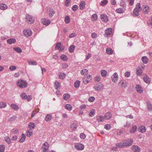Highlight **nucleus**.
I'll use <instances>...</instances> for the list:
<instances>
[{"mask_svg": "<svg viewBox=\"0 0 152 152\" xmlns=\"http://www.w3.org/2000/svg\"><path fill=\"white\" fill-rule=\"evenodd\" d=\"M32 134V131L31 129L27 130L26 132V136L28 137H30Z\"/></svg>", "mask_w": 152, "mask_h": 152, "instance_id": "nucleus-39", "label": "nucleus"}, {"mask_svg": "<svg viewBox=\"0 0 152 152\" xmlns=\"http://www.w3.org/2000/svg\"><path fill=\"white\" fill-rule=\"evenodd\" d=\"M107 74V72L105 70H103L101 71V74L102 76L105 77L106 76Z\"/></svg>", "mask_w": 152, "mask_h": 152, "instance_id": "nucleus-44", "label": "nucleus"}, {"mask_svg": "<svg viewBox=\"0 0 152 152\" xmlns=\"http://www.w3.org/2000/svg\"><path fill=\"white\" fill-rule=\"evenodd\" d=\"M70 97V95L68 94H66L63 95V98L65 100H67Z\"/></svg>", "mask_w": 152, "mask_h": 152, "instance_id": "nucleus-41", "label": "nucleus"}, {"mask_svg": "<svg viewBox=\"0 0 152 152\" xmlns=\"http://www.w3.org/2000/svg\"><path fill=\"white\" fill-rule=\"evenodd\" d=\"M7 106L6 103L5 102H1L0 103V108H5Z\"/></svg>", "mask_w": 152, "mask_h": 152, "instance_id": "nucleus-43", "label": "nucleus"}, {"mask_svg": "<svg viewBox=\"0 0 152 152\" xmlns=\"http://www.w3.org/2000/svg\"><path fill=\"white\" fill-rule=\"evenodd\" d=\"M95 114V110H92L89 114V115L90 117H92L94 116Z\"/></svg>", "mask_w": 152, "mask_h": 152, "instance_id": "nucleus-51", "label": "nucleus"}, {"mask_svg": "<svg viewBox=\"0 0 152 152\" xmlns=\"http://www.w3.org/2000/svg\"><path fill=\"white\" fill-rule=\"evenodd\" d=\"M118 78V75L117 73H115L113 74V77H112V81L115 83L117 81Z\"/></svg>", "mask_w": 152, "mask_h": 152, "instance_id": "nucleus-18", "label": "nucleus"}, {"mask_svg": "<svg viewBox=\"0 0 152 152\" xmlns=\"http://www.w3.org/2000/svg\"><path fill=\"white\" fill-rule=\"evenodd\" d=\"M137 128V127L135 125L133 126L132 129L130 130V132L132 133H134L135 132Z\"/></svg>", "mask_w": 152, "mask_h": 152, "instance_id": "nucleus-42", "label": "nucleus"}, {"mask_svg": "<svg viewBox=\"0 0 152 152\" xmlns=\"http://www.w3.org/2000/svg\"><path fill=\"white\" fill-rule=\"evenodd\" d=\"M133 140L130 139V140H126L124 141V144L125 146H129L131 145L133 143Z\"/></svg>", "mask_w": 152, "mask_h": 152, "instance_id": "nucleus-8", "label": "nucleus"}, {"mask_svg": "<svg viewBox=\"0 0 152 152\" xmlns=\"http://www.w3.org/2000/svg\"><path fill=\"white\" fill-rule=\"evenodd\" d=\"M112 28H107L105 31V36H110L112 33Z\"/></svg>", "mask_w": 152, "mask_h": 152, "instance_id": "nucleus-14", "label": "nucleus"}, {"mask_svg": "<svg viewBox=\"0 0 152 152\" xmlns=\"http://www.w3.org/2000/svg\"><path fill=\"white\" fill-rule=\"evenodd\" d=\"M26 138V135L24 134H22L21 135V137L19 140V142H23L25 141Z\"/></svg>", "mask_w": 152, "mask_h": 152, "instance_id": "nucleus-28", "label": "nucleus"}, {"mask_svg": "<svg viewBox=\"0 0 152 152\" xmlns=\"http://www.w3.org/2000/svg\"><path fill=\"white\" fill-rule=\"evenodd\" d=\"M100 18L102 21L107 22L108 20L107 16L104 14H102L100 16Z\"/></svg>", "mask_w": 152, "mask_h": 152, "instance_id": "nucleus-10", "label": "nucleus"}, {"mask_svg": "<svg viewBox=\"0 0 152 152\" xmlns=\"http://www.w3.org/2000/svg\"><path fill=\"white\" fill-rule=\"evenodd\" d=\"M106 53L108 54H111L113 53L112 50L110 48H107L106 50Z\"/></svg>", "mask_w": 152, "mask_h": 152, "instance_id": "nucleus-46", "label": "nucleus"}, {"mask_svg": "<svg viewBox=\"0 0 152 152\" xmlns=\"http://www.w3.org/2000/svg\"><path fill=\"white\" fill-rule=\"evenodd\" d=\"M65 21L66 23H68L70 22V19L69 17L68 16H66L65 17Z\"/></svg>", "mask_w": 152, "mask_h": 152, "instance_id": "nucleus-57", "label": "nucleus"}, {"mask_svg": "<svg viewBox=\"0 0 152 152\" xmlns=\"http://www.w3.org/2000/svg\"><path fill=\"white\" fill-rule=\"evenodd\" d=\"M136 91L138 93H141L143 91L141 86L139 85H137L136 86Z\"/></svg>", "mask_w": 152, "mask_h": 152, "instance_id": "nucleus-21", "label": "nucleus"}, {"mask_svg": "<svg viewBox=\"0 0 152 152\" xmlns=\"http://www.w3.org/2000/svg\"><path fill=\"white\" fill-rule=\"evenodd\" d=\"M28 62L29 65H36L37 64V63L34 61L29 60Z\"/></svg>", "mask_w": 152, "mask_h": 152, "instance_id": "nucleus-24", "label": "nucleus"}, {"mask_svg": "<svg viewBox=\"0 0 152 152\" xmlns=\"http://www.w3.org/2000/svg\"><path fill=\"white\" fill-rule=\"evenodd\" d=\"M64 46L61 45V43L60 42H58L56 44L55 47V48L56 49L58 50L59 51L64 50Z\"/></svg>", "mask_w": 152, "mask_h": 152, "instance_id": "nucleus-4", "label": "nucleus"}, {"mask_svg": "<svg viewBox=\"0 0 152 152\" xmlns=\"http://www.w3.org/2000/svg\"><path fill=\"white\" fill-rule=\"evenodd\" d=\"M80 84V82L79 81H77L74 83V86L75 87L77 88L79 87Z\"/></svg>", "mask_w": 152, "mask_h": 152, "instance_id": "nucleus-47", "label": "nucleus"}, {"mask_svg": "<svg viewBox=\"0 0 152 152\" xmlns=\"http://www.w3.org/2000/svg\"><path fill=\"white\" fill-rule=\"evenodd\" d=\"M103 85L102 83H99L96 84L94 86V88L97 91H100L102 88Z\"/></svg>", "mask_w": 152, "mask_h": 152, "instance_id": "nucleus-6", "label": "nucleus"}, {"mask_svg": "<svg viewBox=\"0 0 152 152\" xmlns=\"http://www.w3.org/2000/svg\"><path fill=\"white\" fill-rule=\"evenodd\" d=\"M127 86L126 81L125 80L123 81L122 82L121 84V86L122 87H126Z\"/></svg>", "mask_w": 152, "mask_h": 152, "instance_id": "nucleus-52", "label": "nucleus"}, {"mask_svg": "<svg viewBox=\"0 0 152 152\" xmlns=\"http://www.w3.org/2000/svg\"><path fill=\"white\" fill-rule=\"evenodd\" d=\"M85 2L84 1H82L80 3L79 5L80 9V10H83L85 8Z\"/></svg>", "mask_w": 152, "mask_h": 152, "instance_id": "nucleus-22", "label": "nucleus"}, {"mask_svg": "<svg viewBox=\"0 0 152 152\" xmlns=\"http://www.w3.org/2000/svg\"><path fill=\"white\" fill-rule=\"evenodd\" d=\"M52 118V115L50 114H48L45 116V121L49 122L50 121Z\"/></svg>", "mask_w": 152, "mask_h": 152, "instance_id": "nucleus-19", "label": "nucleus"}, {"mask_svg": "<svg viewBox=\"0 0 152 152\" xmlns=\"http://www.w3.org/2000/svg\"><path fill=\"white\" fill-rule=\"evenodd\" d=\"M97 120L99 123L103 122L105 120L104 117L102 115H99L97 117Z\"/></svg>", "mask_w": 152, "mask_h": 152, "instance_id": "nucleus-12", "label": "nucleus"}, {"mask_svg": "<svg viewBox=\"0 0 152 152\" xmlns=\"http://www.w3.org/2000/svg\"><path fill=\"white\" fill-rule=\"evenodd\" d=\"M7 41L8 43L11 44L15 43L16 42V40L14 38H11L8 39Z\"/></svg>", "mask_w": 152, "mask_h": 152, "instance_id": "nucleus-23", "label": "nucleus"}, {"mask_svg": "<svg viewBox=\"0 0 152 152\" xmlns=\"http://www.w3.org/2000/svg\"><path fill=\"white\" fill-rule=\"evenodd\" d=\"M143 79L144 81L147 83H149L151 82V79L148 76L146 75L144 77Z\"/></svg>", "mask_w": 152, "mask_h": 152, "instance_id": "nucleus-20", "label": "nucleus"}, {"mask_svg": "<svg viewBox=\"0 0 152 152\" xmlns=\"http://www.w3.org/2000/svg\"><path fill=\"white\" fill-rule=\"evenodd\" d=\"M4 140L8 144H10L11 142L10 139L9 137H4Z\"/></svg>", "mask_w": 152, "mask_h": 152, "instance_id": "nucleus-40", "label": "nucleus"}, {"mask_svg": "<svg viewBox=\"0 0 152 152\" xmlns=\"http://www.w3.org/2000/svg\"><path fill=\"white\" fill-rule=\"evenodd\" d=\"M75 46L74 45H72L69 48L68 50L69 52L72 53L73 52L75 48Z\"/></svg>", "mask_w": 152, "mask_h": 152, "instance_id": "nucleus-26", "label": "nucleus"}, {"mask_svg": "<svg viewBox=\"0 0 152 152\" xmlns=\"http://www.w3.org/2000/svg\"><path fill=\"white\" fill-rule=\"evenodd\" d=\"M64 61H66L67 59V57L66 56L64 55H62L60 57Z\"/></svg>", "mask_w": 152, "mask_h": 152, "instance_id": "nucleus-48", "label": "nucleus"}, {"mask_svg": "<svg viewBox=\"0 0 152 152\" xmlns=\"http://www.w3.org/2000/svg\"><path fill=\"white\" fill-rule=\"evenodd\" d=\"M142 60L143 63L146 64L148 63V59L146 56H143L142 58Z\"/></svg>", "mask_w": 152, "mask_h": 152, "instance_id": "nucleus-31", "label": "nucleus"}, {"mask_svg": "<svg viewBox=\"0 0 152 152\" xmlns=\"http://www.w3.org/2000/svg\"><path fill=\"white\" fill-rule=\"evenodd\" d=\"M76 148L79 150H81L84 148L83 145L81 143H79L75 146Z\"/></svg>", "mask_w": 152, "mask_h": 152, "instance_id": "nucleus-16", "label": "nucleus"}, {"mask_svg": "<svg viewBox=\"0 0 152 152\" xmlns=\"http://www.w3.org/2000/svg\"><path fill=\"white\" fill-rule=\"evenodd\" d=\"M41 23L44 25H48L50 23V21L48 19H42L41 20Z\"/></svg>", "mask_w": 152, "mask_h": 152, "instance_id": "nucleus-13", "label": "nucleus"}, {"mask_svg": "<svg viewBox=\"0 0 152 152\" xmlns=\"http://www.w3.org/2000/svg\"><path fill=\"white\" fill-rule=\"evenodd\" d=\"M20 96H21V98L23 99H26V93H23L21 94Z\"/></svg>", "mask_w": 152, "mask_h": 152, "instance_id": "nucleus-55", "label": "nucleus"}, {"mask_svg": "<svg viewBox=\"0 0 152 152\" xmlns=\"http://www.w3.org/2000/svg\"><path fill=\"white\" fill-rule=\"evenodd\" d=\"M17 86L21 88H24L27 86L26 82L23 80H19L16 83Z\"/></svg>", "mask_w": 152, "mask_h": 152, "instance_id": "nucleus-1", "label": "nucleus"}, {"mask_svg": "<svg viewBox=\"0 0 152 152\" xmlns=\"http://www.w3.org/2000/svg\"><path fill=\"white\" fill-rule=\"evenodd\" d=\"M26 99L28 101H30L32 99V96L31 95L26 96Z\"/></svg>", "mask_w": 152, "mask_h": 152, "instance_id": "nucleus-62", "label": "nucleus"}, {"mask_svg": "<svg viewBox=\"0 0 152 152\" xmlns=\"http://www.w3.org/2000/svg\"><path fill=\"white\" fill-rule=\"evenodd\" d=\"M32 33L31 31L29 29H27L23 31V33L24 35L26 37L31 36L32 34Z\"/></svg>", "mask_w": 152, "mask_h": 152, "instance_id": "nucleus-5", "label": "nucleus"}, {"mask_svg": "<svg viewBox=\"0 0 152 152\" xmlns=\"http://www.w3.org/2000/svg\"><path fill=\"white\" fill-rule=\"evenodd\" d=\"M61 86L60 84L58 81H56L55 83V88L56 89H57L58 88L60 87Z\"/></svg>", "mask_w": 152, "mask_h": 152, "instance_id": "nucleus-49", "label": "nucleus"}, {"mask_svg": "<svg viewBox=\"0 0 152 152\" xmlns=\"http://www.w3.org/2000/svg\"><path fill=\"white\" fill-rule=\"evenodd\" d=\"M78 7L77 5H75L72 6V9L73 11H75L78 9Z\"/></svg>", "mask_w": 152, "mask_h": 152, "instance_id": "nucleus-56", "label": "nucleus"}, {"mask_svg": "<svg viewBox=\"0 0 152 152\" xmlns=\"http://www.w3.org/2000/svg\"><path fill=\"white\" fill-rule=\"evenodd\" d=\"M34 19L33 17L29 15L26 16V21L29 24H31L34 21Z\"/></svg>", "mask_w": 152, "mask_h": 152, "instance_id": "nucleus-3", "label": "nucleus"}, {"mask_svg": "<svg viewBox=\"0 0 152 152\" xmlns=\"http://www.w3.org/2000/svg\"><path fill=\"white\" fill-rule=\"evenodd\" d=\"M136 74L138 76H141L142 75V72L141 69L140 68H138L136 70Z\"/></svg>", "mask_w": 152, "mask_h": 152, "instance_id": "nucleus-33", "label": "nucleus"}, {"mask_svg": "<svg viewBox=\"0 0 152 152\" xmlns=\"http://www.w3.org/2000/svg\"><path fill=\"white\" fill-rule=\"evenodd\" d=\"M92 18H94V21L96 20L97 18V15L96 14H93L92 16Z\"/></svg>", "mask_w": 152, "mask_h": 152, "instance_id": "nucleus-60", "label": "nucleus"}, {"mask_svg": "<svg viewBox=\"0 0 152 152\" xmlns=\"http://www.w3.org/2000/svg\"><path fill=\"white\" fill-rule=\"evenodd\" d=\"M148 109L149 111H152V105L149 102H147Z\"/></svg>", "mask_w": 152, "mask_h": 152, "instance_id": "nucleus-36", "label": "nucleus"}, {"mask_svg": "<svg viewBox=\"0 0 152 152\" xmlns=\"http://www.w3.org/2000/svg\"><path fill=\"white\" fill-rule=\"evenodd\" d=\"M7 8V6L6 4H0V9L2 10L6 9Z\"/></svg>", "mask_w": 152, "mask_h": 152, "instance_id": "nucleus-30", "label": "nucleus"}, {"mask_svg": "<svg viewBox=\"0 0 152 152\" xmlns=\"http://www.w3.org/2000/svg\"><path fill=\"white\" fill-rule=\"evenodd\" d=\"M13 49L18 53H20L22 52V50L21 49L18 47L14 48Z\"/></svg>", "mask_w": 152, "mask_h": 152, "instance_id": "nucleus-54", "label": "nucleus"}, {"mask_svg": "<svg viewBox=\"0 0 152 152\" xmlns=\"http://www.w3.org/2000/svg\"><path fill=\"white\" fill-rule=\"evenodd\" d=\"M108 2L107 0H103L101 2L100 5L101 6H103L107 4Z\"/></svg>", "mask_w": 152, "mask_h": 152, "instance_id": "nucleus-35", "label": "nucleus"}, {"mask_svg": "<svg viewBox=\"0 0 152 152\" xmlns=\"http://www.w3.org/2000/svg\"><path fill=\"white\" fill-rule=\"evenodd\" d=\"M124 142L118 143L116 144V146L118 148H123L124 146Z\"/></svg>", "mask_w": 152, "mask_h": 152, "instance_id": "nucleus-37", "label": "nucleus"}, {"mask_svg": "<svg viewBox=\"0 0 152 152\" xmlns=\"http://www.w3.org/2000/svg\"><path fill=\"white\" fill-rule=\"evenodd\" d=\"M5 146L3 145H0V152H3L4 151Z\"/></svg>", "mask_w": 152, "mask_h": 152, "instance_id": "nucleus-53", "label": "nucleus"}, {"mask_svg": "<svg viewBox=\"0 0 152 152\" xmlns=\"http://www.w3.org/2000/svg\"><path fill=\"white\" fill-rule=\"evenodd\" d=\"M142 8V11L145 13H147L150 11L149 8L147 5H143Z\"/></svg>", "mask_w": 152, "mask_h": 152, "instance_id": "nucleus-15", "label": "nucleus"}, {"mask_svg": "<svg viewBox=\"0 0 152 152\" xmlns=\"http://www.w3.org/2000/svg\"><path fill=\"white\" fill-rule=\"evenodd\" d=\"M132 149L134 152H140L141 149L138 146L134 145L132 146Z\"/></svg>", "mask_w": 152, "mask_h": 152, "instance_id": "nucleus-9", "label": "nucleus"}, {"mask_svg": "<svg viewBox=\"0 0 152 152\" xmlns=\"http://www.w3.org/2000/svg\"><path fill=\"white\" fill-rule=\"evenodd\" d=\"M116 12L119 13H121L123 12V8H119L116 10Z\"/></svg>", "mask_w": 152, "mask_h": 152, "instance_id": "nucleus-50", "label": "nucleus"}, {"mask_svg": "<svg viewBox=\"0 0 152 152\" xmlns=\"http://www.w3.org/2000/svg\"><path fill=\"white\" fill-rule=\"evenodd\" d=\"M138 130L139 132H145L146 131V128L145 126H141L138 128Z\"/></svg>", "mask_w": 152, "mask_h": 152, "instance_id": "nucleus-25", "label": "nucleus"}, {"mask_svg": "<svg viewBox=\"0 0 152 152\" xmlns=\"http://www.w3.org/2000/svg\"><path fill=\"white\" fill-rule=\"evenodd\" d=\"M94 80L95 81L99 82L101 80V77L100 76H96L95 77Z\"/></svg>", "mask_w": 152, "mask_h": 152, "instance_id": "nucleus-58", "label": "nucleus"}, {"mask_svg": "<svg viewBox=\"0 0 152 152\" xmlns=\"http://www.w3.org/2000/svg\"><path fill=\"white\" fill-rule=\"evenodd\" d=\"M11 132L12 134H18L19 133V131L18 129H14L11 130Z\"/></svg>", "mask_w": 152, "mask_h": 152, "instance_id": "nucleus-27", "label": "nucleus"}, {"mask_svg": "<svg viewBox=\"0 0 152 152\" xmlns=\"http://www.w3.org/2000/svg\"><path fill=\"white\" fill-rule=\"evenodd\" d=\"M28 126L30 129H34L35 127V124L34 123L32 122H30Z\"/></svg>", "mask_w": 152, "mask_h": 152, "instance_id": "nucleus-34", "label": "nucleus"}, {"mask_svg": "<svg viewBox=\"0 0 152 152\" xmlns=\"http://www.w3.org/2000/svg\"><path fill=\"white\" fill-rule=\"evenodd\" d=\"M77 126V124H73L70 127L72 129V130H75L76 129Z\"/></svg>", "mask_w": 152, "mask_h": 152, "instance_id": "nucleus-59", "label": "nucleus"}, {"mask_svg": "<svg viewBox=\"0 0 152 152\" xmlns=\"http://www.w3.org/2000/svg\"><path fill=\"white\" fill-rule=\"evenodd\" d=\"M65 108L68 110H71L72 109V105L69 104H67L65 105Z\"/></svg>", "mask_w": 152, "mask_h": 152, "instance_id": "nucleus-32", "label": "nucleus"}, {"mask_svg": "<svg viewBox=\"0 0 152 152\" xmlns=\"http://www.w3.org/2000/svg\"><path fill=\"white\" fill-rule=\"evenodd\" d=\"M95 98L93 96L90 97L88 99V101L90 102H92L95 100Z\"/></svg>", "mask_w": 152, "mask_h": 152, "instance_id": "nucleus-63", "label": "nucleus"}, {"mask_svg": "<svg viewBox=\"0 0 152 152\" xmlns=\"http://www.w3.org/2000/svg\"><path fill=\"white\" fill-rule=\"evenodd\" d=\"M17 67L15 66H11L9 67V69L11 71H14L16 69Z\"/></svg>", "mask_w": 152, "mask_h": 152, "instance_id": "nucleus-61", "label": "nucleus"}, {"mask_svg": "<svg viewBox=\"0 0 152 152\" xmlns=\"http://www.w3.org/2000/svg\"><path fill=\"white\" fill-rule=\"evenodd\" d=\"M49 148V144L48 143L46 142L42 145V149L43 152H46Z\"/></svg>", "mask_w": 152, "mask_h": 152, "instance_id": "nucleus-7", "label": "nucleus"}, {"mask_svg": "<svg viewBox=\"0 0 152 152\" xmlns=\"http://www.w3.org/2000/svg\"><path fill=\"white\" fill-rule=\"evenodd\" d=\"M17 118V116L15 115L13 116L10 118H9L8 121H12L15 120Z\"/></svg>", "mask_w": 152, "mask_h": 152, "instance_id": "nucleus-38", "label": "nucleus"}, {"mask_svg": "<svg viewBox=\"0 0 152 152\" xmlns=\"http://www.w3.org/2000/svg\"><path fill=\"white\" fill-rule=\"evenodd\" d=\"M76 34L75 33H73L71 34L69 36V37L70 38H72L75 37Z\"/></svg>", "mask_w": 152, "mask_h": 152, "instance_id": "nucleus-64", "label": "nucleus"}, {"mask_svg": "<svg viewBox=\"0 0 152 152\" xmlns=\"http://www.w3.org/2000/svg\"><path fill=\"white\" fill-rule=\"evenodd\" d=\"M47 12L48 13V16L50 17H52L55 13V12L52 9H48L47 10Z\"/></svg>", "mask_w": 152, "mask_h": 152, "instance_id": "nucleus-11", "label": "nucleus"}, {"mask_svg": "<svg viewBox=\"0 0 152 152\" xmlns=\"http://www.w3.org/2000/svg\"><path fill=\"white\" fill-rule=\"evenodd\" d=\"M80 73L82 75H84L85 73L87 74L88 73V71L87 69H83L81 71Z\"/></svg>", "mask_w": 152, "mask_h": 152, "instance_id": "nucleus-45", "label": "nucleus"}, {"mask_svg": "<svg viewBox=\"0 0 152 152\" xmlns=\"http://www.w3.org/2000/svg\"><path fill=\"white\" fill-rule=\"evenodd\" d=\"M11 106L13 109L16 110H17L19 109L18 107L15 104H12Z\"/></svg>", "mask_w": 152, "mask_h": 152, "instance_id": "nucleus-29", "label": "nucleus"}, {"mask_svg": "<svg viewBox=\"0 0 152 152\" xmlns=\"http://www.w3.org/2000/svg\"><path fill=\"white\" fill-rule=\"evenodd\" d=\"M112 115V114L108 112L106 113L104 115V116L105 119L107 120L110 119L111 118Z\"/></svg>", "mask_w": 152, "mask_h": 152, "instance_id": "nucleus-17", "label": "nucleus"}, {"mask_svg": "<svg viewBox=\"0 0 152 152\" xmlns=\"http://www.w3.org/2000/svg\"><path fill=\"white\" fill-rule=\"evenodd\" d=\"M141 10L140 4L138 3L135 7L133 13L135 16H137L138 15L139 12Z\"/></svg>", "mask_w": 152, "mask_h": 152, "instance_id": "nucleus-2", "label": "nucleus"}]
</instances>
